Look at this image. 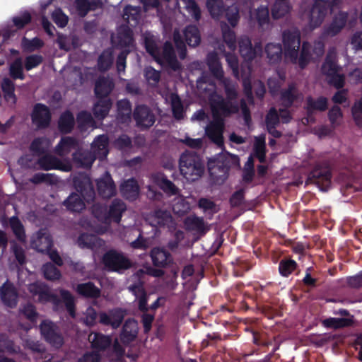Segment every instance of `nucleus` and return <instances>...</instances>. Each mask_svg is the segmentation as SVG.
<instances>
[{"label":"nucleus","instance_id":"obj_58","mask_svg":"<svg viewBox=\"0 0 362 362\" xmlns=\"http://www.w3.org/2000/svg\"><path fill=\"white\" fill-rule=\"evenodd\" d=\"M112 63V56L109 52H104L99 58L98 66L100 69H107Z\"/></svg>","mask_w":362,"mask_h":362},{"label":"nucleus","instance_id":"obj_13","mask_svg":"<svg viewBox=\"0 0 362 362\" xmlns=\"http://www.w3.org/2000/svg\"><path fill=\"white\" fill-rule=\"evenodd\" d=\"M97 186L99 194L103 198L111 197L115 193V187L108 173L97 181Z\"/></svg>","mask_w":362,"mask_h":362},{"label":"nucleus","instance_id":"obj_7","mask_svg":"<svg viewBox=\"0 0 362 362\" xmlns=\"http://www.w3.org/2000/svg\"><path fill=\"white\" fill-rule=\"evenodd\" d=\"M32 245L41 252H47L50 259L57 264L61 265L62 260L58 253L51 250L52 240L49 235L45 232H39L33 238Z\"/></svg>","mask_w":362,"mask_h":362},{"label":"nucleus","instance_id":"obj_15","mask_svg":"<svg viewBox=\"0 0 362 362\" xmlns=\"http://www.w3.org/2000/svg\"><path fill=\"white\" fill-rule=\"evenodd\" d=\"M137 333V322L134 320H127L123 327L120 339L124 344H128L136 339Z\"/></svg>","mask_w":362,"mask_h":362},{"label":"nucleus","instance_id":"obj_41","mask_svg":"<svg viewBox=\"0 0 362 362\" xmlns=\"http://www.w3.org/2000/svg\"><path fill=\"white\" fill-rule=\"evenodd\" d=\"M74 126V117L70 112L63 114L59 119V127L62 132H68Z\"/></svg>","mask_w":362,"mask_h":362},{"label":"nucleus","instance_id":"obj_37","mask_svg":"<svg viewBox=\"0 0 362 362\" xmlns=\"http://www.w3.org/2000/svg\"><path fill=\"white\" fill-rule=\"evenodd\" d=\"M2 89L4 92V97L8 103L13 105L16 103V96L13 93L14 86L13 83L8 78H5L2 83Z\"/></svg>","mask_w":362,"mask_h":362},{"label":"nucleus","instance_id":"obj_28","mask_svg":"<svg viewBox=\"0 0 362 362\" xmlns=\"http://www.w3.org/2000/svg\"><path fill=\"white\" fill-rule=\"evenodd\" d=\"M151 258L153 264L158 267H163L170 261L169 254L159 248H156L152 250Z\"/></svg>","mask_w":362,"mask_h":362},{"label":"nucleus","instance_id":"obj_63","mask_svg":"<svg viewBox=\"0 0 362 362\" xmlns=\"http://www.w3.org/2000/svg\"><path fill=\"white\" fill-rule=\"evenodd\" d=\"M227 19L231 25L237 24L238 20V10L236 6H232L228 8L226 13Z\"/></svg>","mask_w":362,"mask_h":362},{"label":"nucleus","instance_id":"obj_60","mask_svg":"<svg viewBox=\"0 0 362 362\" xmlns=\"http://www.w3.org/2000/svg\"><path fill=\"white\" fill-rule=\"evenodd\" d=\"M146 78L149 83L155 84L160 78V73L151 67H148L145 71Z\"/></svg>","mask_w":362,"mask_h":362},{"label":"nucleus","instance_id":"obj_19","mask_svg":"<svg viewBox=\"0 0 362 362\" xmlns=\"http://www.w3.org/2000/svg\"><path fill=\"white\" fill-rule=\"evenodd\" d=\"M39 164L41 168L45 170L60 169L64 171L71 170V166L69 163L62 164L59 160L51 156H46L42 158L40 160Z\"/></svg>","mask_w":362,"mask_h":362},{"label":"nucleus","instance_id":"obj_8","mask_svg":"<svg viewBox=\"0 0 362 362\" xmlns=\"http://www.w3.org/2000/svg\"><path fill=\"white\" fill-rule=\"evenodd\" d=\"M103 263L109 270L117 272L126 269L131 265L128 259L115 251H110L105 255Z\"/></svg>","mask_w":362,"mask_h":362},{"label":"nucleus","instance_id":"obj_1","mask_svg":"<svg viewBox=\"0 0 362 362\" xmlns=\"http://www.w3.org/2000/svg\"><path fill=\"white\" fill-rule=\"evenodd\" d=\"M227 100H223L217 94L211 97V107L214 121L205 127L206 136L218 146L223 145V132L224 124L222 117H226L238 111V105L233 101L236 96L235 88L226 87Z\"/></svg>","mask_w":362,"mask_h":362},{"label":"nucleus","instance_id":"obj_14","mask_svg":"<svg viewBox=\"0 0 362 362\" xmlns=\"http://www.w3.org/2000/svg\"><path fill=\"white\" fill-rule=\"evenodd\" d=\"M134 117L137 124L141 127H148L154 123V117L146 106L137 107L134 112Z\"/></svg>","mask_w":362,"mask_h":362},{"label":"nucleus","instance_id":"obj_5","mask_svg":"<svg viewBox=\"0 0 362 362\" xmlns=\"http://www.w3.org/2000/svg\"><path fill=\"white\" fill-rule=\"evenodd\" d=\"M238 158L228 153H221L209 161V170L216 182L219 183L227 177L228 168L238 165Z\"/></svg>","mask_w":362,"mask_h":362},{"label":"nucleus","instance_id":"obj_17","mask_svg":"<svg viewBox=\"0 0 362 362\" xmlns=\"http://www.w3.org/2000/svg\"><path fill=\"white\" fill-rule=\"evenodd\" d=\"M150 223L155 226H170L173 223V218L169 212L159 210L155 212L148 218Z\"/></svg>","mask_w":362,"mask_h":362},{"label":"nucleus","instance_id":"obj_9","mask_svg":"<svg viewBox=\"0 0 362 362\" xmlns=\"http://www.w3.org/2000/svg\"><path fill=\"white\" fill-rule=\"evenodd\" d=\"M150 181L151 185H149L148 187L149 191L152 193L151 197H154L152 188L155 186L160 187L168 195H175L178 193V189L175 186V185L160 173L152 174L150 176Z\"/></svg>","mask_w":362,"mask_h":362},{"label":"nucleus","instance_id":"obj_29","mask_svg":"<svg viewBox=\"0 0 362 362\" xmlns=\"http://www.w3.org/2000/svg\"><path fill=\"white\" fill-rule=\"evenodd\" d=\"M184 36L185 41L189 46L195 47L200 42V35L195 26L187 27L184 32Z\"/></svg>","mask_w":362,"mask_h":362},{"label":"nucleus","instance_id":"obj_30","mask_svg":"<svg viewBox=\"0 0 362 362\" xmlns=\"http://www.w3.org/2000/svg\"><path fill=\"white\" fill-rule=\"evenodd\" d=\"M113 84L109 78L98 80L95 84V94L98 98L107 95L112 89Z\"/></svg>","mask_w":362,"mask_h":362},{"label":"nucleus","instance_id":"obj_46","mask_svg":"<svg viewBox=\"0 0 362 362\" xmlns=\"http://www.w3.org/2000/svg\"><path fill=\"white\" fill-rule=\"evenodd\" d=\"M255 152L256 156L258 158L260 162H263L264 160V148H265V137L259 136L255 138Z\"/></svg>","mask_w":362,"mask_h":362},{"label":"nucleus","instance_id":"obj_40","mask_svg":"<svg viewBox=\"0 0 362 362\" xmlns=\"http://www.w3.org/2000/svg\"><path fill=\"white\" fill-rule=\"evenodd\" d=\"M76 146L75 141L71 137L63 138L57 147V152L59 155H65Z\"/></svg>","mask_w":362,"mask_h":362},{"label":"nucleus","instance_id":"obj_38","mask_svg":"<svg viewBox=\"0 0 362 362\" xmlns=\"http://www.w3.org/2000/svg\"><path fill=\"white\" fill-rule=\"evenodd\" d=\"M327 99L320 98L316 101H314L311 98H308L306 109L308 112H313L315 110L322 111L327 108Z\"/></svg>","mask_w":362,"mask_h":362},{"label":"nucleus","instance_id":"obj_45","mask_svg":"<svg viewBox=\"0 0 362 362\" xmlns=\"http://www.w3.org/2000/svg\"><path fill=\"white\" fill-rule=\"evenodd\" d=\"M266 122L269 132L275 136H279L280 135L279 133L275 130H272V128L279 122V117L274 109L270 110L267 116Z\"/></svg>","mask_w":362,"mask_h":362},{"label":"nucleus","instance_id":"obj_26","mask_svg":"<svg viewBox=\"0 0 362 362\" xmlns=\"http://www.w3.org/2000/svg\"><path fill=\"white\" fill-rule=\"evenodd\" d=\"M1 298L8 306L12 307L16 304V293L11 284L6 283L1 291Z\"/></svg>","mask_w":362,"mask_h":362},{"label":"nucleus","instance_id":"obj_21","mask_svg":"<svg viewBox=\"0 0 362 362\" xmlns=\"http://www.w3.org/2000/svg\"><path fill=\"white\" fill-rule=\"evenodd\" d=\"M125 210V206L121 201H115L111 206L108 216L105 217V224L113 221L118 223L120 220L122 213Z\"/></svg>","mask_w":362,"mask_h":362},{"label":"nucleus","instance_id":"obj_52","mask_svg":"<svg viewBox=\"0 0 362 362\" xmlns=\"http://www.w3.org/2000/svg\"><path fill=\"white\" fill-rule=\"evenodd\" d=\"M223 37L225 42L230 51H234L235 49V37L233 33L228 30H226V26H222Z\"/></svg>","mask_w":362,"mask_h":362},{"label":"nucleus","instance_id":"obj_64","mask_svg":"<svg viewBox=\"0 0 362 362\" xmlns=\"http://www.w3.org/2000/svg\"><path fill=\"white\" fill-rule=\"evenodd\" d=\"M119 114L123 116H127L129 118L131 114V106L129 102L126 100H122L117 103Z\"/></svg>","mask_w":362,"mask_h":362},{"label":"nucleus","instance_id":"obj_23","mask_svg":"<svg viewBox=\"0 0 362 362\" xmlns=\"http://www.w3.org/2000/svg\"><path fill=\"white\" fill-rule=\"evenodd\" d=\"M346 21V14L345 13H340L338 16H335L332 23L326 30L325 34L327 35H334L338 33L344 26Z\"/></svg>","mask_w":362,"mask_h":362},{"label":"nucleus","instance_id":"obj_20","mask_svg":"<svg viewBox=\"0 0 362 362\" xmlns=\"http://www.w3.org/2000/svg\"><path fill=\"white\" fill-rule=\"evenodd\" d=\"M261 51L260 47H255L254 49L251 47V43L248 38H243L240 41V52L245 60H250Z\"/></svg>","mask_w":362,"mask_h":362},{"label":"nucleus","instance_id":"obj_34","mask_svg":"<svg viewBox=\"0 0 362 362\" xmlns=\"http://www.w3.org/2000/svg\"><path fill=\"white\" fill-rule=\"evenodd\" d=\"M129 290L136 296V298L139 300V306L140 310H146L147 300L143 286L141 284H138L134 286H130Z\"/></svg>","mask_w":362,"mask_h":362},{"label":"nucleus","instance_id":"obj_22","mask_svg":"<svg viewBox=\"0 0 362 362\" xmlns=\"http://www.w3.org/2000/svg\"><path fill=\"white\" fill-rule=\"evenodd\" d=\"M107 137L102 135L99 136L92 144V150L95 153V156L103 158H105L107 154Z\"/></svg>","mask_w":362,"mask_h":362},{"label":"nucleus","instance_id":"obj_42","mask_svg":"<svg viewBox=\"0 0 362 362\" xmlns=\"http://www.w3.org/2000/svg\"><path fill=\"white\" fill-rule=\"evenodd\" d=\"M351 320L346 318H329L322 321V325L329 328H339L348 326Z\"/></svg>","mask_w":362,"mask_h":362},{"label":"nucleus","instance_id":"obj_39","mask_svg":"<svg viewBox=\"0 0 362 362\" xmlns=\"http://www.w3.org/2000/svg\"><path fill=\"white\" fill-rule=\"evenodd\" d=\"M29 290L33 294H39V300L40 301H52L55 303V298L49 295L47 291H42L39 284H30Z\"/></svg>","mask_w":362,"mask_h":362},{"label":"nucleus","instance_id":"obj_49","mask_svg":"<svg viewBox=\"0 0 362 362\" xmlns=\"http://www.w3.org/2000/svg\"><path fill=\"white\" fill-rule=\"evenodd\" d=\"M10 224L16 237L20 240L23 241L25 240V233L20 221L17 218L13 217L10 220Z\"/></svg>","mask_w":362,"mask_h":362},{"label":"nucleus","instance_id":"obj_4","mask_svg":"<svg viewBox=\"0 0 362 362\" xmlns=\"http://www.w3.org/2000/svg\"><path fill=\"white\" fill-rule=\"evenodd\" d=\"M334 4H330L324 0H316L312 8L303 13L302 18L310 30L320 26L327 14L328 9L332 13L339 10L337 4L340 0H334Z\"/></svg>","mask_w":362,"mask_h":362},{"label":"nucleus","instance_id":"obj_47","mask_svg":"<svg viewBox=\"0 0 362 362\" xmlns=\"http://www.w3.org/2000/svg\"><path fill=\"white\" fill-rule=\"evenodd\" d=\"M266 52L271 62H274L279 59L282 49L279 45L268 44L266 47Z\"/></svg>","mask_w":362,"mask_h":362},{"label":"nucleus","instance_id":"obj_56","mask_svg":"<svg viewBox=\"0 0 362 362\" xmlns=\"http://www.w3.org/2000/svg\"><path fill=\"white\" fill-rule=\"evenodd\" d=\"M182 1L185 5L186 9L192 15V16L194 19L198 20L200 16V11L196 3L193 0H182Z\"/></svg>","mask_w":362,"mask_h":362},{"label":"nucleus","instance_id":"obj_36","mask_svg":"<svg viewBox=\"0 0 362 362\" xmlns=\"http://www.w3.org/2000/svg\"><path fill=\"white\" fill-rule=\"evenodd\" d=\"M111 103L108 99H101L94 107L96 117L102 119L108 113Z\"/></svg>","mask_w":362,"mask_h":362},{"label":"nucleus","instance_id":"obj_24","mask_svg":"<svg viewBox=\"0 0 362 362\" xmlns=\"http://www.w3.org/2000/svg\"><path fill=\"white\" fill-rule=\"evenodd\" d=\"M122 194L128 199H134L139 194V186L134 180H128L121 186Z\"/></svg>","mask_w":362,"mask_h":362},{"label":"nucleus","instance_id":"obj_25","mask_svg":"<svg viewBox=\"0 0 362 362\" xmlns=\"http://www.w3.org/2000/svg\"><path fill=\"white\" fill-rule=\"evenodd\" d=\"M185 226L187 229L197 233H204L207 230L203 219L194 216L187 217L185 221Z\"/></svg>","mask_w":362,"mask_h":362},{"label":"nucleus","instance_id":"obj_27","mask_svg":"<svg viewBox=\"0 0 362 362\" xmlns=\"http://www.w3.org/2000/svg\"><path fill=\"white\" fill-rule=\"evenodd\" d=\"M291 6L288 0H276L272 8V16L279 18L289 13Z\"/></svg>","mask_w":362,"mask_h":362},{"label":"nucleus","instance_id":"obj_61","mask_svg":"<svg viewBox=\"0 0 362 362\" xmlns=\"http://www.w3.org/2000/svg\"><path fill=\"white\" fill-rule=\"evenodd\" d=\"M42 62V57L40 55H31L26 58L25 59V69L27 70H30L37 66H38Z\"/></svg>","mask_w":362,"mask_h":362},{"label":"nucleus","instance_id":"obj_32","mask_svg":"<svg viewBox=\"0 0 362 362\" xmlns=\"http://www.w3.org/2000/svg\"><path fill=\"white\" fill-rule=\"evenodd\" d=\"M251 21H257L260 27L268 24L269 10L266 6L259 8L253 14L250 16Z\"/></svg>","mask_w":362,"mask_h":362},{"label":"nucleus","instance_id":"obj_48","mask_svg":"<svg viewBox=\"0 0 362 362\" xmlns=\"http://www.w3.org/2000/svg\"><path fill=\"white\" fill-rule=\"evenodd\" d=\"M10 75L13 78L23 79L24 76L23 74L22 61L21 59H17L10 66Z\"/></svg>","mask_w":362,"mask_h":362},{"label":"nucleus","instance_id":"obj_35","mask_svg":"<svg viewBox=\"0 0 362 362\" xmlns=\"http://www.w3.org/2000/svg\"><path fill=\"white\" fill-rule=\"evenodd\" d=\"M78 244L81 247H91L93 248L97 245L100 246L102 241L98 239L95 235H82L78 240Z\"/></svg>","mask_w":362,"mask_h":362},{"label":"nucleus","instance_id":"obj_44","mask_svg":"<svg viewBox=\"0 0 362 362\" xmlns=\"http://www.w3.org/2000/svg\"><path fill=\"white\" fill-rule=\"evenodd\" d=\"M163 58L173 69L175 70L178 68V64L174 59V52L170 43H166L165 45Z\"/></svg>","mask_w":362,"mask_h":362},{"label":"nucleus","instance_id":"obj_11","mask_svg":"<svg viewBox=\"0 0 362 362\" xmlns=\"http://www.w3.org/2000/svg\"><path fill=\"white\" fill-rule=\"evenodd\" d=\"M42 334L54 346L59 347L63 344V339L54 330L51 322L44 321L40 325Z\"/></svg>","mask_w":362,"mask_h":362},{"label":"nucleus","instance_id":"obj_12","mask_svg":"<svg viewBox=\"0 0 362 362\" xmlns=\"http://www.w3.org/2000/svg\"><path fill=\"white\" fill-rule=\"evenodd\" d=\"M32 119L33 123L38 127L47 126L50 119V115L48 108L45 105L38 104L35 105Z\"/></svg>","mask_w":362,"mask_h":362},{"label":"nucleus","instance_id":"obj_16","mask_svg":"<svg viewBox=\"0 0 362 362\" xmlns=\"http://www.w3.org/2000/svg\"><path fill=\"white\" fill-rule=\"evenodd\" d=\"M124 314L122 310H115L109 314L103 313L100 314V322L104 325H110L113 328H117L121 324Z\"/></svg>","mask_w":362,"mask_h":362},{"label":"nucleus","instance_id":"obj_33","mask_svg":"<svg viewBox=\"0 0 362 362\" xmlns=\"http://www.w3.org/2000/svg\"><path fill=\"white\" fill-rule=\"evenodd\" d=\"M77 292L86 297L96 298L100 295V290L91 283L79 284Z\"/></svg>","mask_w":362,"mask_h":362},{"label":"nucleus","instance_id":"obj_2","mask_svg":"<svg viewBox=\"0 0 362 362\" xmlns=\"http://www.w3.org/2000/svg\"><path fill=\"white\" fill-rule=\"evenodd\" d=\"M300 47V35L296 30L289 31L284 34V52L286 58L289 59L292 62L298 63L303 67L308 62L310 45L303 43L301 54L299 59L297 58L298 51Z\"/></svg>","mask_w":362,"mask_h":362},{"label":"nucleus","instance_id":"obj_3","mask_svg":"<svg viewBox=\"0 0 362 362\" xmlns=\"http://www.w3.org/2000/svg\"><path fill=\"white\" fill-rule=\"evenodd\" d=\"M74 185L80 194L77 193L71 194L65 201V205L69 210L78 212L83 210L85 207V204L81 200V197L88 202L93 199L94 192L90 179L86 176L76 177L74 180Z\"/></svg>","mask_w":362,"mask_h":362},{"label":"nucleus","instance_id":"obj_6","mask_svg":"<svg viewBox=\"0 0 362 362\" xmlns=\"http://www.w3.org/2000/svg\"><path fill=\"white\" fill-rule=\"evenodd\" d=\"M180 169L181 174L189 181L199 179L204 170L199 156L191 153H185L182 155Z\"/></svg>","mask_w":362,"mask_h":362},{"label":"nucleus","instance_id":"obj_57","mask_svg":"<svg viewBox=\"0 0 362 362\" xmlns=\"http://www.w3.org/2000/svg\"><path fill=\"white\" fill-rule=\"evenodd\" d=\"M100 355L95 351L84 353L78 359V362H100Z\"/></svg>","mask_w":362,"mask_h":362},{"label":"nucleus","instance_id":"obj_31","mask_svg":"<svg viewBox=\"0 0 362 362\" xmlns=\"http://www.w3.org/2000/svg\"><path fill=\"white\" fill-rule=\"evenodd\" d=\"M172 207L174 213L178 216H182L190 210L189 204L182 196H177L175 198Z\"/></svg>","mask_w":362,"mask_h":362},{"label":"nucleus","instance_id":"obj_50","mask_svg":"<svg viewBox=\"0 0 362 362\" xmlns=\"http://www.w3.org/2000/svg\"><path fill=\"white\" fill-rule=\"evenodd\" d=\"M170 98L174 116L177 119L182 118L183 108L180 98L176 95H172Z\"/></svg>","mask_w":362,"mask_h":362},{"label":"nucleus","instance_id":"obj_62","mask_svg":"<svg viewBox=\"0 0 362 362\" xmlns=\"http://www.w3.org/2000/svg\"><path fill=\"white\" fill-rule=\"evenodd\" d=\"M78 122L81 129L86 126H93V120L90 114L82 112L78 116Z\"/></svg>","mask_w":362,"mask_h":362},{"label":"nucleus","instance_id":"obj_10","mask_svg":"<svg viewBox=\"0 0 362 362\" xmlns=\"http://www.w3.org/2000/svg\"><path fill=\"white\" fill-rule=\"evenodd\" d=\"M322 71L328 77L329 82L337 88H340L344 84V77L338 73L337 67L331 57H328L322 66Z\"/></svg>","mask_w":362,"mask_h":362},{"label":"nucleus","instance_id":"obj_59","mask_svg":"<svg viewBox=\"0 0 362 362\" xmlns=\"http://www.w3.org/2000/svg\"><path fill=\"white\" fill-rule=\"evenodd\" d=\"M52 18L54 23L60 27H64L68 22L67 16L60 9H57L53 12Z\"/></svg>","mask_w":362,"mask_h":362},{"label":"nucleus","instance_id":"obj_18","mask_svg":"<svg viewBox=\"0 0 362 362\" xmlns=\"http://www.w3.org/2000/svg\"><path fill=\"white\" fill-rule=\"evenodd\" d=\"M88 340L93 349L98 351H104L110 346L112 339L110 337L98 333H91L88 337Z\"/></svg>","mask_w":362,"mask_h":362},{"label":"nucleus","instance_id":"obj_54","mask_svg":"<svg viewBox=\"0 0 362 362\" xmlns=\"http://www.w3.org/2000/svg\"><path fill=\"white\" fill-rule=\"evenodd\" d=\"M144 42L147 52L151 54L153 57H156V47L153 36L150 33L144 34Z\"/></svg>","mask_w":362,"mask_h":362},{"label":"nucleus","instance_id":"obj_43","mask_svg":"<svg viewBox=\"0 0 362 362\" xmlns=\"http://www.w3.org/2000/svg\"><path fill=\"white\" fill-rule=\"evenodd\" d=\"M208 63L213 74L216 78L222 76V69L216 54H211L208 57Z\"/></svg>","mask_w":362,"mask_h":362},{"label":"nucleus","instance_id":"obj_51","mask_svg":"<svg viewBox=\"0 0 362 362\" xmlns=\"http://www.w3.org/2000/svg\"><path fill=\"white\" fill-rule=\"evenodd\" d=\"M221 0H207V7L214 18H218L221 13L222 7Z\"/></svg>","mask_w":362,"mask_h":362},{"label":"nucleus","instance_id":"obj_55","mask_svg":"<svg viewBox=\"0 0 362 362\" xmlns=\"http://www.w3.org/2000/svg\"><path fill=\"white\" fill-rule=\"evenodd\" d=\"M43 272L45 278L49 280L58 279L60 277L59 272L52 264H45Z\"/></svg>","mask_w":362,"mask_h":362},{"label":"nucleus","instance_id":"obj_53","mask_svg":"<svg viewBox=\"0 0 362 362\" xmlns=\"http://www.w3.org/2000/svg\"><path fill=\"white\" fill-rule=\"evenodd\" d=\"M296 268V262L293 260L282 261L279 264V272L281 275L287 276Z\"/></svg>","mask_w":362,"mask_h":362}]
</instances>
